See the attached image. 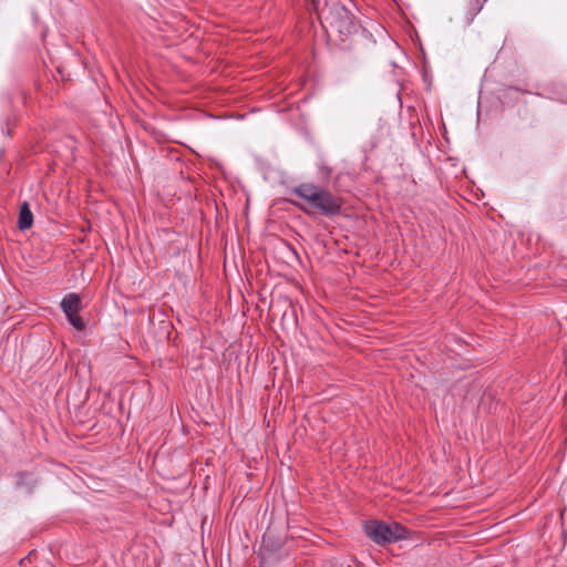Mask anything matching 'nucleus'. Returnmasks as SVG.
I'll list each match as a JSON object with an SVG mask.
<instances>
[{
  "label": "nucleus",
  "instance_id": "nucleus-4",
  "mask_svg": "<svg viewBox=\"0 0 567 567\" xmlns=\"http://www.w3.org/2000/svg\"><path fill=\"white\" fill-rule=\"evenodd\" d=\"M80 297L75 293H70L65 296L61 301V308L64 311L69 322L76 329L82 330L84 328V323L82 319L78 316L80 310Z\"/></svg>",
  "mask_w": 567,
  "mask_h": 567
},
{
  "label": "nucleus",
  "instance_id": "nucleus-1",
  "mask_svg": "<svg viewBox=\"0 0 567 567\" xmlns=\"http://www.w3.org/2000/svg\"><path fill=\"white\" fill-rule=\"evenodd\" d=\"M293 193L301 199L296 202V205L307 214L320 212L324 215H333L341 208L337 197L313 184H301L293 189Z\"/></svg>",
  "mask_w": 567,
  "mask_h": 567
},
{
  "label": "nucleus",
  "instance_id": "nucleus-3",
  "mask_svg": "<svg viewBox=\"0 0 567 567\" xmlns=\"http://www.w3.org/2000/svg\"><path fill=\"white\" fill-rule=\"evenodd\" d=\"M364 529L368 537L379 545L394 543L399 539L405 538L406 536L405 528L398 523L388 525L373 520L367 523Z\"/></svg>",
  "mask_w": 567,
  "mask_h": 567
},
{
  "label": "nucleus",
  "instance_id": "nucleus-5",
  "mask_svg": "<svg viewBox=\"0 0 567 567\" xmlns=\"http://www.w3.org/2000/svg\"><path fill=\"white\" fill-rule=\"evenodd\" d=\"M33 224V215L30 210L29 204L24 202L21 205L19 218H18V227L21 230L29 229Z\"/></svg>",
  "mask_w": 567,
  "mask_h": 567
},
{
  "label": "nucleus",
  "instance_id": "nucleus-2",
  "mask_svg": "<svg viewBox=\"0 0 567 567\" xmlns=\"http://www.w3.org/2000/svg\"><path fill=\"white\" fill-rule=\"evenodd\" d=\"M320 17H323L328 27L337 32L341 40L357 31L353 16L338 0H327Z\"/></svg>",
  "mask_w": 567,
  "mask_h": 567
}]
</instances>
